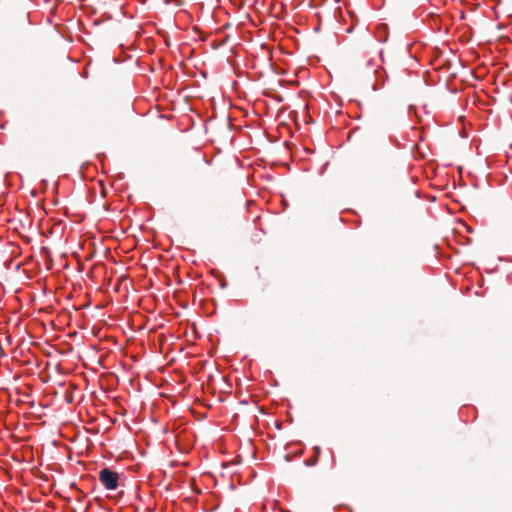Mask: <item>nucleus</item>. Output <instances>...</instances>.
Masks as SVG:
<instances>
[{
  "label": "nucleus",
  "mask_w": 512,
  "mask_h": 512,
  "mask_svg": "<svg viewBox=\"0 0 512 512\" xmlns=\"http://www.w3.org/2000/svg\"><path fill=\"white\" fill-rule=\"evenodd\" d=\"M99 480L107 490H116L118 487L119 474L109 468H103L99 472Z\"/></svg>",
  "instance_id": "1"
},
{
  "label": "nucleus",
  "mask_w": 512,
  "mask_h": 512,
  "mask_svg": "<svg viewBox=\"0 0 512 512\" xmlns=\"http://www.w3.org/2000/svg\"><path fill=\"white\" fill-rule=\"evenodd\" d=\"M318 461L317 457H313L304 461V464L308 467L315 466Z\"/></svg>",
  "instance_id": "3"
},
{
  "label": "nucleus",
  "mask_w": 512,
  "mask_h": 512,
  "mask_svg": "<svg viewBox=\"0 0 512 512\" xmlns=\"http://www.w3.org/2000/svg\"><path fill=\"white\" fill-rule=\"evenodd\" d=\"M375 74V83L373 84V90H377L383 87L385 81L387 80V73L383 68H378L374 72Z\"/></svg>",
  "instance_id": "2"
},
{
  "label": "nucleus",
  "mask_w": 512,
  "mask_h": 512,
  "mask_svg": "<svg viewBox=\"0 0 512 512\" xmlns=\"http://www.w3.org/2000/svg\"><path fill=\"white\" fill-rule=\"evenodd\" d=\"M226 285H227V284H226V282H225V281L221 282V284H220V286H221V288H222V289L226 288Z\"/></svg>",
  "instance_id": "5"
},
{
  "label": "nucleus",
  "mask_w": 512,
  "mask_h": 512,
  "mask_svg": "<svg viewBox=\"0 0 512 512\" xmlns=\"http://www.w3.org/2000/svg\"><path fill=\"white\" fill-rule=\"evenodd\" d=\"M314 452H315V456H314V457H317V458H318V456H319V455H320V453H321V449H320V447H319V446H315V447H314Z\"/></svg>",
  "instance_id": "4"
},
{
  "label": "nucleus",
  "mask_w": 512,
  "mask_h": 512,
  "mask_svg": "<svg viewBox=\"0 0 512 512\" xmlns=\"http://www.w3.org/2000/svg\"><path fill=\"white\" fill-rule=\"evenodd\" d=\"M285 460H286V461H290V455H289V454H286V455H285Z\"/></svg>",
  "instance_id": "6"
}]
</instances>
